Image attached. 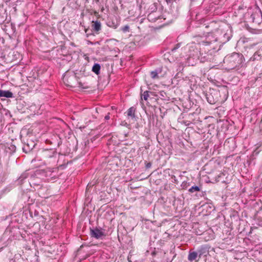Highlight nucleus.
Here are the masks:
<instances>
[{
	"instance_id": "1",
	"label": "nucleus",
	"mask_w": 262,
	"mask_h": 262,
	"mask_svg": "<svg viewBox=\"0 0 262 262\" xmlns=\"http://www.w3.org/2000/svg\"><path fill=\"white\" fill-rule=\"evenodd\" d=\"M57 152L54 149H42L37 155L39 160L43 161L46 164L56 163Z\"/></svg>"
},
{
	"instance_id": "2",
	"label": "nucleus",
	"mask_w": 262,
	"mask_h": 262,
	"mask_svg": "<svg viewBox=\"0 0 262 262\" xmlns=\"http://www.w3.org/2000/svg\"><path fill=\"white\" fill-rule=\"evenodd\" d=\"M63 81L65 84L68 86L75 88L79 86L83 89H88V85H83L81 82H79L77 77L75 73L73 72H67L63 76Z\"/></svg>"
},
{
	"instance_id": "3",
	"label": "nucleus",
	"mask_w": 262,
	"mask_h": 262,
	"mask_svg": "<svg viewBox=\"0 0 262 262\" xmlns=\"http://www.w3.org/2000/svg\"><path fill=\"white\" fill-rule=\"evenodd\" d=\"M45 173L44 170H39L35 171L34 176H31L30 179V186L34 188L40 189L41 187L40 178L39 176Z\"/></svg>"
},
{
	"instance_id": "4",
	"label": "nucleus",
	"mask_w": 262,
	"mask_h": 262,
	"mask_svg": "<svg viewBox=\"0 0 262 262\" xmlns=\"http://www.w3.org/2000/svg\"><path fill=\"white\" fill-rule=\"evenodd\" d=\"M227 59L230 62H233L232 67L233 68L236 67L241 63V58L239 55L237 53H234L228 57Z\"/></svg>"
},
{
	"instance_id": "5",
	"label": "nucleus",
	"mask_w": 262,
	"mask_h": 262,
	"mask_svg": "<svg viewBox=\"0 0 262 262\" xmlns=\"http://www.w3.org/2000/svg\"><path fill=\"white\" fill-rule=\"evenodd\" d=\"M90 232L91 236L97 239L100 238L102 236H105L104 230L102 229H98L96 228L93 229H91Z\"/></svg>"
},
{
	"instance_id": "6",
	"label": "nucleus",
	"mask_w": 262,
	"mask_h": 262,
	"mask_svg": "<svg viewBox=\"0 0 262 262\" xmlns=\"http://www.w3.org/2000/svg\"><path fill=\"white\" fill-rule=\"evenodd\" d=\"M136 108L134 106L130 107L127 111V115L128 118L135 119Z\"/></svg>"
},
{
	"instance_id": "7",
	"label": "nucleus",
	"mask_w": 262,
	"mask_h": 262,
	"mask_svg": "<svg viewBox=\"0 0 262 262\" xmlns=\"http://www.w3.org/2000/svg\"><path fill=\"white\" fill-rule=\"evenodd\" d=\"M92 23L93 24L92 27L93 30L96 32H99L101 29V25L100 22L96 20L93 21Z\"/></svg>"
},
{
	"instance_id": "8",
	"label": "nucleus",
	"mask_w": 262,
	"mask_h": 262,
	"mask_svg": "<svg viewBox=\"0 0 262 262\" xmlns=\"http://www.w3.org/2000/svg\"><path fill=\"white\" fill-rule=\"evenodd\" d=\"M34 146H35L34 143L33 142H31L30 143V145L28 143L25 144L23 148V150L26 153L29 152L30 151H31L32 149H33Z\"/></svg>"
},
{
	"instance_id": "9",
	"label": "nucleus",
	"mask_w": 262,
	"mask_h": 262,
	"mask_svg": "<svg viewBox=\"0 0 262 262\" xmlns=\"http://www.w3.org/2000/svg\"><path fill=\"white\" fill-rule=\"evenodd\" d=\"M198 255H199L198 252L190 250L188 256V259L190 261H192L196 259Z\"/></svg>"
},
{
	"instance_id": "10",
	"label": "nucleus",
	"mask_w": 262,
	"mask_h": 262,
	"mask_svg": "<svg viewBox=\"0 0 262 262\" xmlns=\"http://www.w3.org/2000/svg\"><path fill=\"white\" fill-rule=\"evenodd\" d=\"M5 97L6 98H12L13 97V93L9 91H3L0 90V97Z\"/></svg>"
},
{
	"instance_id": "11",
	"label": "nucleus",
	"mask_w": 262,
	"mask_h": 262,
	"mask_svg": "<svg viewBox=\"0 0 262 262\" xmlns=\"http://www.w3.org/2000/svg\"><path fill=\"white\" fill-rule=\"evenodd\" d=\"M100 65L98 63H95L92 68V71L97 75L100 74Z\"/></svg>"
},
{
	"instance_id": "12",
	"label": "nucleus",
	"mask_w": 262,
	"mask_h": 262,
	"mask_svg": "<svg viewBox=\"0 0 262 262\" xmlns=\"http://www.w3.org/2000/svg\"><path fill=\"white\" fill-rule=\"evenodd\" d=\"M157 70L153 71L150 72V76L152 79H158L159 78Z\"/></svg>"
},
{
	"instance_id": "13",
	"label": "nucleus",
	"mask_w": 262,
	"mask_h": 262,
	"mask_svg": "<svg viewBox=\"0 0 262 262\" xmlns=\"http://www.w3.org/2000/svg\"><path fill=\"white\" fill-rule=\"evenodd\" d=\"M188 191H189V192H190L191 193H193L195 191H200V188L198 186H194L191 187L190 189H189Z\"/></svg>"
},
{
	"instance_id": "14",
	"label": "nucleus",
	"mask_w": 262,
	"mask_h": 262,
	"mask_svg": "<svg viewBox=\"0 0 262 262\" xmlns=\"http://www.w3.org/2000/svg\"><path fill=\"white\" fill-rule=\"evenodd\" d=\"M188 186H189V183L186 181L183 182L181 185L182 188L183 189H186Z\"/></svg>"
},
{
	"instance_id": "15",
	"label": "nucleus",
	"mask_w": 262,
	"mask_h": 262,
	"mask_svg": "<svg viewBox=\"0 0 262 262\" xmlns=\"http://www.w3.org/2000/svg\"><path fill=\"white\" fill-rule=\"evenodd\" d=\"M206 253V249L203 248H201L198 251V253L200 257Z\"/></svg>"
},
{
	"instance_id": "16",
	"label": "nucleus",
	"mask_w": 262,
	"mask_h": 262,
	"mask_svg": "<svg viewBox=\"0 0 262 262\" xmlns=\"http://www.w3.org/2000/svg\"><path fill=\"white\" fill-rule=\"evenodd\" d=\"M143 97V98L145 100H147L148 97H149V94H148V91H145L143 94L142 95V97Z\"/></svg>"
},
{
	"instance_id": "17",
	"label": "nucleus",
	"mask_w": 262,
	"mask_h": 262,
	"mask_svg": "<svg viewBox=\"0 0 262 262\" xmlns=\"http://www.w3.org/2000/svg\"><path fill=\"white\" fill-rule=\"evenodd\" d=\"M121 31L124 33L129 32V27L128 25H126L121 28Z\"/></svg>"
},
{
	"instance_id": "18",
	"label": "nucleus",
	"mask_w": 262,
	"mask_h": 262,
	"mask_svg": "<svg viewBox=\"0 0 262 262\" xmlns=\"http://www.w3.org/2000/svg\"><path fill=\"white\" fill-rule=\"evenodd\" d=\"M27 177V174L26 173H23V174H21L20 177L18 179V181L20 182H22L23 180L25 179H26V178Z\"/></svg>"
},
{
	"instance_id": "19",
	"label": "nucleus",
	"mask_w": 262,
	"mask_h": 262,
	"mask_svg": "<svg viewBox=\"0 0 262 262\" xmlns=\"http://www.w3.org/2000/svg\"><path fill=\"white\" fill-rule=\"evenodd\" d=\"M181 46V43H177L174 46V47L171 49L172 52L176 51L178 48H179Z\"/></svg>"
},
{
	"instance_id": "20",
	"label": "nucleus",
	"mask_w": 262,
	"mask_h": 262,
	"mask_svg": "<svg viewBox=\"0 0 262 262\" xmlns=\"http://www.w3.org/2000/svg\"><path fill=\"white\" fill-rule=\"evenodd\" d=\"M151 163L149 162V163H147L146 164L145 167H146V168H149L151 167Z\"/></svg>"
},
{
	"instance_id": "21",
	"label": "nucleus",
	"mask_w": 262,
	"mask_h": 262,
	"mask_svg": "<svg viewBox=\"0 0 262 262\" xmlns=\"http://www.w3.org/2000/svg\"><path fill=\"white\" fill-rule=\"evenodd\" d=\"M105 118V120H108V119H110V113H108L107 115H106V116H105V118Z\"/></svg>"
},
{
	"instance_id": "22",
	"label": "nucleus",
	"mask_w": 262,
	"mask_h": 262,
	"mask_svg": "<svg viewBox=\"0 0 262 262\" xmlns=\"http://www.w3.org/2000/svg\"><path fill=\"white\" fill-rule=\"evenodd\" d=\"M96 3H99V0H94Z\"/></svg>"
},
{
	"instance_id": "23",
	"label": "nucleus",
	"mask_w": 262,
	"mask_h": 262,
	"mask_svg": "<svg viewBox=\"0 0 262 262\" xmlns=\"http://www.w3.org/2000/svg\"><path fill=\"white\" fill-rule=\"evenodd\" d=\"M223 173H220L219 176H218V177L217 178H219L221 177V175Z\"/></svg>"
},
{
	"instance_id": "24",
	"label": "nucleus",
	"mask_w": 262,
	"mask_h": 262,
	"mask_svg": "<svg viewBox=\"0 0 262 262\" xmlns=\"http://www.w3.org/2000/svg\"><path fill=\"white\" fill-rule=\"evenodd\" d=\"M54 168H51V170H52V172H53V171H54ZM50 171H51V170H50Z\"/></svg>"
},
{
	"instance_id": "25",
	"label": "nucleus",
	"mask_w": 262,
	"mask_h": 262,
	"mask_svg": "<svg viewBox=\"0 0 262 262\" xmlns=\"http://www.w3.org/2000/svg\"><path fill=\"white\" fill-rule=\"evenodd\" d=\"M208 101L210 103H213V102H212L211 101H209V100H208Z\"/></svg>"
},
{
	"instance_id": "26",
	"label": "nucleus",
	"mask_w": 262,
	"mask_h": 262,
	"mask_svg": "<svg viewBox=\"0 0 262 262\" xmlns=\"http://www.w3.org/2000/svg\"><path fill=\"white\" fill-rule=\"evenodd\" d=\"M3 249V247H2V248H0V252L2 250V249Z\"/></svg>"
},
{
	"instance_id": "27",
	"label": "nucleus",
	"mask_w": 262,
	"mask_h": 262,
	"mask_svg": "<svg viewBox=\"0 0 262 262\" xmlns=\"http://www.w3.org/2000/svg\"><path fill=\"white\" fill-rule=\"evenodd\" d=\"M167 2H170L171 0H166Z\"/></svg>"
}]
</instances>
